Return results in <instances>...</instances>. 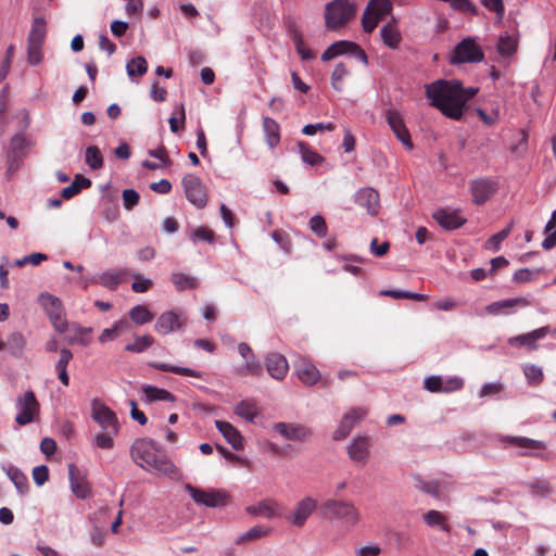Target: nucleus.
Returning a JSON list of instances; mask_svg holds the SVG:
<instances>
[{"mask_svg": "<svg viewBox=\"0 0 556 556\" xmlns=\"http://www.w3.org/2000/svg\"><path fill=\"white\" fill-rule=\"evenodd\" d=\"M477 92L478 88H464L457 79H438L426 85V96L431 105L437 108L444 116L456 121L463 117L467 102Z\"/></svg>", "mask_w": 556, "mask_h": 556, "instance_id": "nucleus-1", "label": "nucleus"}, {"mask_svg": "<svg viewBox=\"0 0 556 556\" xmlns=\"http://www.w3.org/2000/svg\"><path fill=\"white\" fill-rule=\"evenodd\" d=\"M134 460L146 470L172 476L177 472L174 463L164 454L162 446L152 439H140L131 446Z\"/></svg>", "mask_w": 556, "mask_h": 556, "instance_id": "nucleus-2", "label": "nucleus"}, {"mask_svg": "<svg viewBox=\"0 0 556 556\" xmlns=\"http://www.w3.org/2000/svg\"><path fill=\"white\" fill-rule=\"evenodd\" d=\"M356 15V5L350 0H333L325 8V25L330 30L345 26Z\"/></svg>", "mask_w": 556, "mask_h": 556, "instance_id": "nucleus-3", "label": "nucleus"}, {"mask_svg": "<svg viewBox=\"0 0 556 556\" xmlns=\"http://www.w3.org/2000/svg\"><path fill=\"white\" fill-rule=\"evenodd\" d=\"M15 422L18 426H26L38 420L40 404L31 390H27L16 396L15 400Z\"/></svg>", "mask_w": 556, "mask_h": 556, "instance_id": "nucleus-4", "label": "nucleus"}, {"mask_svg": "<svg viewBox=\"0 0 556 556\" xmlns=\"http://www.w3.org/2000/svg\"><path fill=\"white\" fill-rule=\"evenodd\" d=\"M393 3L391 0L369 1L362 15V27L367 34L375 30L380 21L391 14Z\"/></svg>", "mask_w": 556, "mask_h": 556, "instance_id": "nucleus-5", "label": "nucleus"}, {"mask_svg": "<svg viewBox=\"0 0 556 556\" xmlns=\"http://www.w3.org/2000/svg\"><path fill=\"white\" fill-rule=\"evenodd\" d=\"M484 59L481 47L476 42V39L467 37L463 39L454 49L451 56V63H477Z\"/></svg>", "mask_w": 556, "mask_h": 556, "instance_id": "nucleus-6", "label": "nucleus"}, {"mask_svg": "<svg viewBox=\"0 0 556 556\" xmlns=\"http://www.w3.org/2000/svg\"><path fill=\"white\" fill-rule=\"evenodd\" d=\"M317 507L318 501L315 497L311 495L304 496L298 501L294 507L289 511L287 520L291 526L301 529L305 526Z\"/></svg>", "mask_w": 556, "mask_h": 556, "instance_id": "nucleus-7", "label": "nucleus"}, {"mask_svg": "<svg viewBox=\"0 0 556 556\" xmlns=\"http://www.w3.org/2000/svg\"><path fill=\"white\" fill-rule=\"evenodd\" d=\"M323 508L337 519H344L351 525H356L359 521V510L353 503L341 500H327L323 504Z\"/></svg>", "mask_w": 556, "mask_h": 556, "instance_id": "nucleus-8", "label": "nucleus"}, {"mask_svg": "<svg viewBox=\"0 0 556 556\" xmlns=\"http://www.w3.org/2000/svg\"><path fill=\"white\" fill-rule=\"evenodd\" d=\"M343 54H354L363 64H368V58L364 50L357 43L348 40L333 42L323 52L321 61L328 62Z\"/></svg>", "mask_w": 556, "mask_h": 556, "instance_id": "nucleus-9", "label": "nucleus"}, {"mask_svg": "<svg viewBox=\"0 0 556 556\" xmlns=\"http://www.w3.org/2000/svg\"><path fill=\"white\" fill-rule=\"evenodd\" d=\"M91 414L93 420L100 426L102 431L118 433L119 425L116 414L104 403L94 400L91 406Z\"/></svg>", "mask_w": 556, "mask_h": 556, "instance_id": "nucleus-10", "label": "nucleus"}, {"mask_svg": "<svg viewBox=\"0 0 556 556\" xmlns=\"http://www.w3.org/2000/svg\"><path fill=\"white\" fill-rule=\"evenodd\" d=\"M182 185L187 199L197 207L201 208L206 205L207 197L205 188L201 179L193 175L187 174L182 178Z\"/></svg>", "mask_w": 556, "mask_h": 556, "instance_id": "nucleus-11", "label": "nucleus"}, {"mask_svg": "<svg viewBox=\"0 0 556 556\" xmlns=\"http://www.w3.org/2000/svg\"><path fill=\"white\" fill-rule=\"evenodd\" d=\"M186 491L199 505L206 507H218L224 506L227 503V494L222 491H205L194 488L190 484L186 485Z\"/></svg>", "mask_w": 556, "mask_h": 556, "instance_id": "nucleus-12", "label": "nucleus"}, {"mask_svg": "<svg viewBox=\"0 0 556 556\" xmlns=\"http://www.w3.org/2000/svg\"><path fill=\"white\" fill-rule=\"evenodd\" d=\"M464 387V380L460 377L430 376L424 381V388L433 393H451L460 390Z\"/></svg>", "mask_w": 556, "mask_h": 556, "instance_id": "nucleus-13", "label": "nucleus"}, {"mask_svg": "<svg viewBox=\"0 0 556 556\" xmlns=\"http://www.w3.org/2000/svg\"><path fill=\"white\" fill-rule=\"evenodd\" d=\"M186 316L179 311H166L162 313L155 324L154 330L160 334H168L180 330L186 324Z\"/></svg>", "mask_w": 556, "mask_h": 556, "instance_id": "nucleus-14", "label": "nucleus"}, {"mask_svg": "<svg viewBox=\"0 0 556 556\" xmlns=\"http://www.w3.org/2000/svg\"><path fill=\"white\" fill-rule=\"evenodd\" d=\"M366 415L367 409L363 407L352 408L351 410L346 412L342 416L337 429L333 431L332 439L334 441H341L345 439L354 426L363 418H365Z\"/></svg>", "mask_w": 556, "mask_h": 556, "instance_id": "nucleus-15", "label": "nucleus"}, {"mask_svg": "<svg viewBox=\"0 0 556 556\" xmlns=\"http://www.w3.org/2000/svg\"><path fill=\"white\" fill-rule=\"evenodd\" d=\"M273 429L288 441L304 442L312 435L309 428L296 422H276Z\"/></svg>", "mask_w": 556, "mask_h": 556, "instance_id": "nucleus-16", "label": "nucleus"}, {"mask_svg": "<svg viewBox=\"0 0 556 556\" xmlns=\"http://www.w3.org/2000/svg\"><path fill=\"white\" fill-rule=\"evenodd\" d=\"M530 302L525 298L505 299L495 301L485 306V312L492 316L509 315L516 307H527Z\"/></svg>", "mask_w": 556, "mask_h": 556, "instance_id": "nucleus-17", "label": "nucleus"}, {"mask_svg": "<svg viewBox=\"0 0 556 556\" xmlns=\"http://www.w3.org/2000/svg\"><path fill=\"white\" fill-rule=\"evenodd\" d=\"M387 122L394 132L395 137L407 148L413 149V143L410 141V136L407 128L404 125L403 118L397 111L388 110L387 111Z\"/></svg>", "mask_w": 556, "mask_h": 556, "instance_id": "nucleus-18", "label": "nucleus"}, {"mask_svg": "<svg viewBox=\"0 0 556 556\" xmlns=\"http://www.w3.org/2000/svg\"><path fill=\"white\" fill-rule=\"evenodd\" d=\"M238 353L244 359V368L239 369L238 372L241 375L250 374L253 376H261L263 372V368L253 351L249 346L248 343L241 342L238 345Z\"/></svg>", "mask_w": 556, "mask_h": 556, "instance_id": "nucleus-19", "label": "nucleus"}, {"mask_svg": "<svg viewBox=\"0 0 556 556\" xmlns=\"http://www.w3.org/2000/svg\"><path fill=\"white\" fill-rule=\"evenodd\" d=\"M298 378L306 386H314L320 379V372L316 366L306 358H299L294 363Z\"/></svg>", "mask_w": 556, "mask_h": 556, "instance_id": "nucleus-20", "label": "nucleus"}, {"mask_svg": "<svg viewBox=\"0 0 556 556\" xmlns=\"http://www.w3.org/2000/svg\"><path fill=\"white\" fill-rule=\"evenodd\" d=\"M496 184L493 180L481 178L471 182V193L476 204L485 203L496 192Z\"/></svg>", "mask_w": 556, "mask_h": 556, "instance_id": "nucleus-21", "label": "nucleus"}, {"mask_svg": "<svg viewBox=\"0 0 556 556\" xmlns=\"http://www.w3.org/2000/svg\"><path fill=\"white\" fill-rule=\"evenodd\" d=\"M266 369L268 375L276 379L282 380L289 369V364L287 358L279 353H269L265 359Z\"/></svg>", "mask_w": 556, "mask_h": 556, "instance_id": "nucleus-22", "label": "nucleus"}, {"mask_svg": "<svg viewBox=\"0 0 556 556\" xmlns=\"http://www.w3.org/2000/svg\"><path fill=\"white\" fill-rule=\"evenodd\" d=\"M380 37L389 49L395 50L399 48L402 41V34L397 25V20L394 16L381 27Z\"/></svg>", "mask_w": 556, "mask_h": 556, "instance_id": "nucleus-23", "label": "nucleus"}, {"mask_svg": "<svg viewBox=\"0 0 556 556\" xmlns=\"http://www.w3.org/2000/svg\"><path fill=\"white\" fill-rule=\"evenodd\" d=\"M245 511L256 517L271 519L279 515V504L273 498H265L254 505L247 506Z\"/></svg>", "mask_w": 556, "mask_h": 556, "instance_id": "nucleus-24", "label": "nucleus"}, {"mask_svg": "<svg viewBox=\"0 0 556 556\" xmlns=\"http://www.w3.org/2000/svg\"><path fill=\"white\" fill-rule=\"evenodd\" d=\"M433 218L442 228L446 230L457 229L462 227L466 222V219L463 216H460L458 211H452L446 208L437 211L433 214Z\"/></svg>", "mask_w": 556, "mask_h": 556, "instance_id": "nucleus-25", "label": "nucleus"}, {"mask_svg": "<svg viewBox=\"0 0 556 556\" xmlns=\"http://www.w3.org/2000/svg\"><path fill=\"white\" fill-rule=\"evenodd\" d=\"M369 439L366 437H357L348 446V454L353 462L365 464L369 456Z\"/></svg>", "mask_w": 556, "mask_h": 556, "instance_id": "nucleus-26", "label": "nucleus"}, {"mask_svg": "<svg viewBox=\"0 0 556 556\" xmlns=\"http://www.w3.org/2000/svg\"><path fill=\"white\" fill-rule=\"evenodd\" d=\"M504 442L520 448L521 455H531L532 451L545 450L546 444L543 441L533 440L526 437H505Z\"/></svg>", "mask_w": 556, "mask_h": 556, "instance_id": "nucleus-27", "label": "nucleus"}, {"mask_svg": "<svg viewBox=\"0 0 556 556\" xmlns=\"http://www.w3.org/2000/svg\"><path fill=\"white\" fill-rule=\"evenodd\" d=\"M356 203L367 210L370 215H376L379 210V193L372 188H363L356 193Z\"/></svg>", "mask_w": 556, "mask_h": 556, "instance_id": "nucleus-28", "label": "nucleus"}, {"mask_svg": "<svg viewBox=\"0 0 556 556\" xmlns=\"http://www.w3.org/2000/svg\"><path fill=\"white\" fill-rule=\"evenodd\" d=\"M548 333H549V327L544 326V327L538 328L531 332L511 337L508 339V343L511 345L519 344V345L528 346L530 349H535L536 348L535 342L540 339H543Z\"/></svg>", "mask_w": 556, "mask_h": 556, "instance_id": "nucleus-29", "label": "nucleus"}, {"mask_svg": "<svg viewBox=\"0 0 556 556\" xmlns=\"http://www.w3.org/2000/svg\"><path fill=\"white\" fill-rule=\"evenodd\" d=\"M215 426L232 448L239 451L243 447L242 435L231 424L216 420Z\"/></svg>", "mask_w": 556, "mask_h": 556, "instance_id": "nucleus-30", "label": "nucleus"}, {"mask_svg": "<svg viewBox=\"0 0 556 556\" xmlns=\"http://www.w3.org/2000/svg\"><path fill=\"white\" fill-rule=\"evenodd\" d=\"M130 327V323L127 319H118L112 325V327L103 329L98 340L102 344L114 341L123 333L128 332Z\"/></svg>", "mask_w": 556, "mask_h": 556, "instance_id": "nucleus-31", "label": "nucleus"}, {"mask_svg": "<svg viewBox=\"0 0 556 556\" xmlns=\"http://www.w3.org/2000/svg\"><path fill=\"white\" fill-rule=\"evenodd\" d=\"M125 275V269L105 270L92 278L91 281L97 282L106 289L115 290L121 285Z\"/></svg>", "mask_w": 556, "mask_h": 556, "instance_id": "nucleus-32", "label": "nucleus"}, {"mask_svg": "<svg viewBox=\"0 0 556 556\" xmlns=\"http://www.w3.org/2000/svg\"><path fill=\"white\" fill-rule=\"evenodd\" d=\"M2 470L8 478L13 482L20 494H25L28 491V481L26 476L14 465L4 463L1 465Z\"/></svg>", "mask_w": 556, "mask_h": 556, "instance_id": "nucleus-33", "label": "nucleus"}, {"mask_svg": "<svg viewBox=\"0 0 556 556\" xmlns=\"http://www.w3.org/2000/svg\"><path fill=\"white\" fill-rule=\"evenodd\" d=\"M263 131L265 136V141L270 149L277 147L280 142V128L278 123L270 118H263Z\"/></svg>", "mask_w": 556, "mask_h": 556, "instance_id": "nucleus-34", "label": "nucleus"}, {"mask_svg": "<svg viewBox=\"0 0 556 556\" xmlns=\"http://www.w3.org/2000/svg\"><path fill=\"white\" fill-rule=\"evenodd\" d=\"M76 468L74 465L68 466V475L72 492L78 498H87L90 494V488L88 482L84 478L76 477L75 475Z\"/></svg>", "mask_w": 556, "mask_h": 556, "instance_id": "nucleus-35", "label": "nucleus"}, {"mask_svg": "<svg viewBox=\"0 0 556 556\" xmlns=\"http://www.w3.org/2000/svg\"><path fill=\"white\" fill-rule=\"evenodd\" d=\"M517 47L518 40L515 36L507 33L500 36L497 42V52L504 61L511 58L516 53Z\"/></svg>", "mask_w": 556, "mask_h": 556, "instance_id": "nucleus-36", "label": "nucleus"}, {"mask_svg": "<svg viewBox=\"0 0 556 556\" xmlns=\"http://www.w3.org/2000/svg\"><path fill=\"white\" fill-rule=\"evenodd\" d=\"M72 358H73V353L68 349L64 348V349L60 350V358L55 364V370L58 372L59 380L65 387H67L70 383V377L67 374V365Z\"/></svg>", "mask_w": 556, "mask_h": 556, "instance_id": "nucleus-37", "label": "nucleus"}, {"mask_svg": "<svg viewBox=\"0 0 556 556\" xmlns=\"http://www.w3.org/2000/svg\"><path fill=\"white\" fill-rule=\"evenodd\" d=\"M142 392L147 402H175L176 397L167 390L146 384L142 387Z\"/></svg>", "mask_w": 556, "mask_h": 556, "instance_id": "nucleus-38", "label": "nucleus"}, {"mask_svg": "<svg viewBox=\"0 0 556 556\" xmlns=\"http://www.w3.org/2000/svg\"><path fill=\"white\" fill-rule=\"evenodd\" d=\"M150 366L161 371L173 372L181 376H189L195 378L202 377L201 371L188 367L173 366L166 363H150Z\"/></svg>", "mask_w": 556, "mask_h": 556, "instance_id": "nucleus-39", "label": "nucleus"}, {"mask_svg": "<svg viewBox=\"0 0 556 556\" xmlns=\"http://www.w3.org/2000/svg\"><path fill=\"white\" fill-rule=\"evenodd\" d=\"M91 186V181L89 178H86L81 175H76L74 181L67 187L63 188L62 197L64 199H71L77 193H79L83 189Z\"/></svg>", "mask_w": 556, "mask_h": 556, "instance_id": "nucleus-40", "label": "nucleus"}, {"mask_svg": "<svg viewBox=\"0 0 556 556\" xmlns=\"http://www.w3.org/2000/svg\"><path fill=\"white\" fill-rule=\"evenodd\" d=\"M422 519L429 527H437L442 531L448 532L450 526L446 522V517L439 510L431 509L422 515Z\"/></svg>", "mask_w": 556, "mask_h": 556, "instance_id": "nucleus-41", "label": "nucleus"}, {"mask_svg": "<svg viewBox=\"0 0 556 556\" xmlns=\"http://www.w3.org/2000/svg\"><path fill=\"white\" fill-rule=\"evenodd\" d=\"M7 346L13 356L22 357L26 346V339L21 332H13L8 337Z\"/></svg>", "mask_w": 556, "mask_h": 556, "instance_id": "nucleus-42", "label": "nucleus"}, {"mask_svg": "<svg viewBox=\"0 0 556 556\" xmlns=\"http://www.w3.org/2000/svg\"><path fill=\"white\" fill-rule=\"evenodd\" d=\"M129 318L138 326L146 325L153 319L152 312L146 305H136L129 311Z\"/></svg>", "mask_w": 556, "mask_h": 556, "instance_id": "nucleus-43", "label": "nucleus"}, {"mask_svg": "<svg viewBox=\"0 0 556 556\" xmlns=\"http://www.w3.org/2000/svg\"><path fill=\"white\" fill-rule=\"evenodd\" d=\"M85 162L92 170H98L103 166V156L100 149L96 146H89L85 151Z\"/></svg>", "mask_w": 556, "mask_h": 556, "instance_id": "nucleus-44", "label": "nucleus"}, {"mask_svg": "<svg viewBox=\"0 0 556 556\" xmlns=\"http://www.w3.org/2000/svg\"><path fill=\"white\" fill-rule=\"evenodd\" d=\"M235 413L241 418L252 422L258 415V409L255 403L251 401H241L236 405Z\"/></svg>", "mask_w": 556, "mask_h": 556, "instance_id": "nucleus-45", "label": "nucleus"}, {"mask_svg": "<svg viewBox=\"0 0 556 556\" xmlns=\"http://www.w3.org/2000/svg\"><path fill=\"white\" fill-rule=\"evenodd\" d=\"M127 75L130 79L142 76L148 71V63L143 56L131 59L126 65Z\"/></svg>", "mask_w": 556, "mask_h": 556, "instance_id": "nucleus-46", "label": "nucleus"}, {"mask_svg": "<svg viewBox=\"0 0 556 556\" xmlns=\"http://www.w3.org/2000/svg\"><path fill=\"white\" fill-rule=\"evenodd\" d=\"M350 75V71L346 65L342 62L338 63L334 66V70L331 74V86L337 91L343 90L344 79Z\"/></svg>", "mask_w": 556, "mask_h": 556, "instance_id": "nucleus-47", "label": "nucleus"}, {"mask_svg": "<svg viewBox=\"0 0 556 556\" xmlns=\"http://www.w3.org/2000/svg\"><path fill=\"white\" fill-rule=\"evenodd\" d=\"M170 280L179 291L194 289L198 286V281L194 277L181 273H173Z\"/></svg>", "mask_w": 556, "mask_h": 556, "instance_id": "nucleus-48", "label": "nucleus"}, {"mask_svg": "<svg viewBox=\"0 0 556 556\" xmlns=\"http://www.w3.org/2000/svg\"><path fill=\"white\" fill-rule=\"evenodd\" d=\"M153 338L149 334L136 337L134 342L125 345V351L131 353H142L148 350L153 344Z\"/></svg>", "mask_w": 556, "mask_h": 556, "instance_id": "nucleus-49", "label": "nucleus"}, {"mask_svg": "<svg viewBox=\"0 0 556 556\" xmlns=\"http://www.w3.org/2000/svg\"><path fill=\"white\" fill-rule=\"evenodd\" d=\"M39 302L48 315H50L51 313L56 314L58 311L62 309L61 301L52 294H49V293L40 294Z\"/></svg>", "mask_w": 556, "mask_h": 556, "instance_id": "nucleus-50", "label": "nucleus"}, {"mask_svg": "<svg viewBox=\"0 0 556 556\" xmlns=\"http://www.w3.org/2000/svg\"><path fill=\"white\" fill-rule=\"evenodd\" d=\"M380 295L390 296L393 299H408L415 301H425L428 299V295L426 294L403 290H382L380 291Z\"/></svg>", "mask_w": 556, "mask_h": 556, "instance_id": "nucleus-51", "label": "nucleus"}, {"mask_svg": "<svg viewBox=\"0 0 556 556\" xmlns=\"http://www.w3.org/2000/svg\"><path fill=\"white\" fill-rule=\"evenodd\" d=\"M522 370L530 384L538 386L542 382L544 375L541 367L533 364H526Z\"/></svg>", "mask_w": 556, "mask_h": 556, "instance_id": "nucleus-52", "label": "nucleus"}, {"mask_svg": "<svg viewBox=\"0 0 556 556\" xmlns=\"http://www.w3.org/2000/svg\"><path fill=\"white\" fill-rule=\"evenodd\" d=\"M45 36H46L45 22L40 18H36L33 24L29 36H28V42L42 45L43 40H45Z\"/></svg>", "mask_w": 556, "mask_h": 556, "instance_id": "nucleus-53", "label": "nucleus"}, {"mask_svg": "<svg viewBox=\"0 0 556 556\" xmlns=\"http://www.w3.org/2000/svg\"><path fill=\"white\" fill-rule=\"evenodd\" d=\"M511 228L513 226L510 224L503 230L498 231L497 233L489 238L488 241L485 242V249L498 251L501 243L509 236Z\"/></svg>", "mask_w": 556, "mask_h": 556, "instance_id": "nucleus-54", "label": "nucleus"}, {"mask_svg": "<svg viewBox=\"0 0 556 556\" xmlns=\"http://www.w3.org/2000/svg\"><path fill=\"white\" fill-rule=\"evenodd\" d=\"M267 533H268V531L265 528H263L262 526H254L251 529H249L247 532L238 535V538L236 539V543L242 544L248 541H252V540L265 536V535H267Z\"/></svg>", "mask_w": 556, "mask_h": 556, "instance_id": "nucleus-55", "label": "nucleus"}, {"mask_svg": "<svg viewBox=\"0 0 556 556\" xmlns=\"http://www.w3.org/2000/svg\"><path fill=\"white\" fill-rule=\"evenodd\" d=\"M292 41L295 46L296 52L300 54L302 60H313L315 58L314 52L305 46L303 37L300 33L293 34Z\"/></svg>", "mask_w": 556, "mask_h": 556, "instance_id": "nucleus-56", "label": "nucleus"}, {"mask_svg": "<svg viewBox=\"0 0 556 556\" xmlns=\"http://www.w3.org/2000/svg\"><path fill=\"white\" fill-rule=\"evenodd\" d=\"M299 150L302 161L308 165H319L324 160L318 153L308 149L304 143H299Z\"/></svg>", "mask_w": 556, "mask_h": 556, "instance_id": "nucleus-57", "label": "nucleus"}, {"mask_svg": "<svg viewBox=\"0 0 556 556\" xmlns=\"http://www.w3.org/2000/svg\"><path fill=\"white\" fill-rule=\"evenodd\" d=\"M116 434L110 431H101L94 435V445L102 450H110L114 445V437Z\"/></svg>", "mask_w": 556, "mask_h": 556, "instance_id": "nucleus-58", "label": "nucleus"}, {"mask_svg": "<svg viewBox=\"0 0 556 556\" xmlns=\"http://www.w3.org/2000/svg\"><path fill=\"white\" fill-rule=\"evenodd\" d=\"M309 228L318 237H325L327 235V225L325 218L317 214L314 215L309 220Z\"/></svg>", "mask_w": 556, "mask_h": 556, "instance_id": "nucleus-59", "label": "nucleus"}, {"mask_svg": "<svg viewBox=\"0 0 556 556\" xmlns=\"http://www.w3.org/2000/svg\"><path fill=\"white\" fill-rule=\"evenodd\" d=\"M135 281L131 285L132 291L137 293H143L147 292L152 287V280L149 278L143 277L140 274H134L132 275Z\"/></svg>", "mask_w": 556, "mask_h": 556, "instance_id": "nucleus-60", "label": "nucleus"}, {"mask_svg": "<svg viewBox=\"0 0 556 556\" xmlns=\"http://www.w3.org/2000/svg\"><path fill=\"white\" fill-rule=\"evenodd\" d=\"M41 43L28 42L27 59L30 65H37L42 60Z\"/></svg>", "mask_w": 556, "mask_h": 556, "instance_id": "nucleus-61", "label": "nucleus"}, {"mask_svg": "<svg viewBox=\"0 0 556 556\" xmlns=\"http://www.w3.org/2000/svg\"><path fill=\"white\" fill-rule=\"evenodd\" d=\"M33 479L38 486L43 485L49 479V470L45 465L37 466L33 469Z\"/></svg>", "mask_w": 556, "mask_h": 556, "instance_id": "nucleus-62", "label": "nucleus"}, {"mask_svg": "<svg viewBox=\"0 0 556 556\" xmlns=\"http://www.w3.org/2000/svg\"><path fill=\"white\" fill-rule=\"evenodd\" d=\"M139 193L134 189H125L123 191V202L127 210H131L139 202Z\"/></svg>", "mask_w": 556, "mask_h": 556, "instance_id": "nucleus-63", "label": "nucleus"}, {"mask_svg": "<svg viewBox=\"0 0 556 556\" xmlns=\"http://www.w3.org/2000/svg\"><path fill=\"white\" fill-rule=\"evenodd\" d=\"M502 390H503V384L502 383H500V382H486V383H484L481 387V389L479 391V396L480 397L490 396V395L500 393Z\"/></svg>", "mask_w": 556, "mask_h": 556, "instance_id": "nucleus-64", "label": "nucleus"}]
</instances>
